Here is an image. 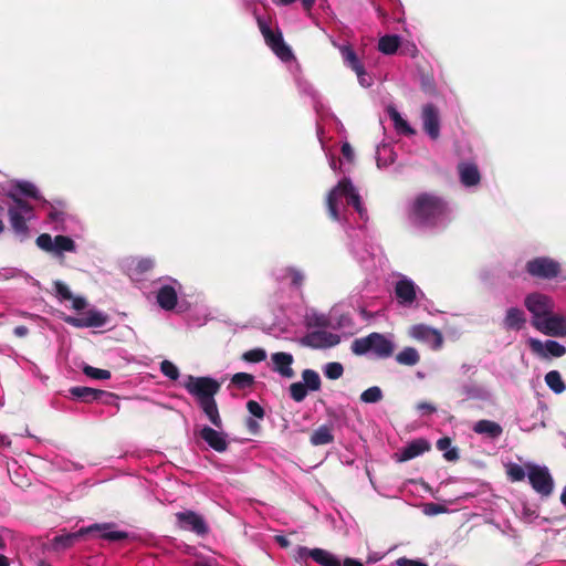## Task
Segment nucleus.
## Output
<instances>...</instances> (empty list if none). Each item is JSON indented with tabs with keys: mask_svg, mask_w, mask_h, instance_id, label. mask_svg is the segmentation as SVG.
Here are the masks:
<instances>
[{
	"mask_svg": "<svg viewBox=\"0 0 566 566\" xmlns=\"http://www.w3.org/2000/svg\"><path fill=\"white\" fill-rule=\"evenodd\" d=\"M216 562L214 560H210V559H206V558H201V559H197L195 563H193V566H216Z\"/></svg>",
	"mask_w": 566,
	"mask_h": 566,
	"instance_id": "nucleus-63",
	"label": "nucleus"
},
{
	"mask_svg": "<svg viewBox=\"0 0 566 566\" xmlns=\"http://www.w3.org/2000/svg\"><path fill=\"white\" fill-rule=\"evenodd\" d=\"M12 195H14L15 199L23 200L22 197L31 198L34 200L40 199V193L36 187L30 181H17L11 186L9 191H7V198L12 200Z\"/></svg>",
	"mask_w": 566,
	"mask_h": 566,
	"instance_id": "nucleus-19",
	"label": "nucleus"
},
{
	"mask_svg": "<svg viewBox=\"0 0 566 566\" xmlns=\"http://www.w3.org/2000/svg\"><path fill=\"white\" fill-rule=\"evenodd\" d=\"M506 474L512 482H522L526 478L525 469L516 463H511L507 467Z\"/></svg>",
	"mask_w": 566,
	"mask_h": 566,
	"instance_id": "nucleus-42",
	"label": "nucleus"
},
{
	"mask_svg": "<svg viewBox=\"0 0 566 566\" xmlns=\"http://www.w3.org/2000/svg\"><path fill=\"white\" fill-rule=\"evenodd\" d=\"M528 480L535 492L548 496L554 490L553 478L546 467L527 464Z\"/></svg>",
	"mask_w": 566,
	"mask_h": 566,
	"instance_id": "nucleus-9",
	"label": "nucleus"
},
{
	"mask_svg": "<svg viewBox=\"0 0 566 566\" xmlns=\"http://www.w3.org/2000/svg\"><path fill=\"white\" fill-rule=\"evenodd\" d=\"M388 116L391 120H394V127L406 136L415 135L416 130L410 126V124L400 115V113L395 107L387 108Z\"/></svg>",
	"mask_w": 566,
	"mask_h": 566,
	"instance_id": "nucleus-28",
	"label": "nucleus"
},
{
	"mask_svg": "<svg viewBox=\"0 0 566 566\" xmlns=\"http://www.w3.org/2000/svg\"><path fill=\"white\" fill-rule=\"evenodd\" d=\"M82 370L85 376L93 378V379L105 380V379H109L112 376V374L108 369L91 367V365H85L82 368Z\"/></svg>",
	"mask_w": 566,
	"mask_h": 566,
	"instance_id": "nucleus-40",
	"label": "nucleus"
},
{
	"mask_svg": "<svg viewBox=\"0 0 566 566\" xmlns=\"http://www.w3.org/2000/svg\"><path fill=\"white\" fill-rule=\"evenodd\" d=\"M429 450L430 444L427 440L416 439L402 449L399 460L408 461L420 455L421 453L428 452Z\"/></svg>",
	"mask_w": 566,
	"mask_h": 566,
	"instance_id": "nucleus-25",
	"label": "nucleus"
},
{
	"mask_svg": "<svg viewBox=\"0 0 566 566\" xmlns=\"http://www.w3.org/2000/svg\"><path fill=\"white\" fill-rule=\"evenodd\" d=\"M271 360L273 364V370L279 373L285 378H293L295 373L292 368L294 358L291 354L284 352H277L272 354Z\"/></svg>",
	"mask_w": 566,
	"mask_h": 566,
	"instance_id": "nucleus-18",
	"label": "nucleus"
},
{
	"mask_svg": "<svg viewBox=\"0 0 566 566\" xmlns=\"http://www.w3.org/2000/svg\"><path fill=\"white\" fill-rule=\"evenodd\" d=\"M396 360L402 366H416L420 356L413 347H406L396 356Z\"/></svg>",
	"mask_w": 566,
	"mask_h": 566,
	"instance_id": "nucleus-35",
	"label": "nucleus"
},
{
	"mask_svg": "<svg viewBox=\"0 0 566 566\" xmlns=\"http://www.w3.org/2000/svg\"><path fill=\"white\" fill-rule=\"evenodd\" d=\"M450 212L447 199L437 193L421 192L410 206L409 218L416 226L432 228L448 219Z\"/></svg>",
	"mask_w": 566,
	"mask_h": 566,
	"instance_id": "nucleus-1",
	"label": "nucleus"
},
{
	"mask_svg": "<svg viewBox=\"0 0 566 566\" xmlns=\"http://www.w3.org/2000/svg\"><path fill=\"white\" fill-rule=\"evenodd\" d=\"M349 348L356 356L373 354L378 359H387L395 354V343L378 332L354 339Z\"/></svg>",
	"mask_w": 566,
	"mask_h": 566,
	"instance_id": "nucleus-4",
	"label": "nucleus"
},
{
	"mask_svg": "<svg viewBox=\"0 0 566 566\" xmlns=\"http://www.w3.org/2000/svg\"><path fill=\"white\" fill-rule=\"evenodd\" d=\"M472 430L474 433L484 434L493 440L499 439L503 433L501 424L489 419L478 420L473 424Z\"/></svg>",
	"mask_w": 566,
	"mask_h": 566,
	"instance_id": "nucleus-23",
	"label": "nucleus"
},
{
	"mask_svg": "<svg viewBox=\"0 0 566 566\" xmlns=\"http://www.w3.org/2000/svg\"><path fill=\"white\" fill-rule=\"evenodd\" d=\"M175 517L179 528L195 532L198 535L208 534V526L205 520L195 511L177 512Z\"/></svg>",
	"mask_w": 566,
	"mask_h": 566,
	"instance_id": "nucleus-14",
	"label": "nucleus"
},
{
	"mask_svg": "<svg viewBox=\"0 0 566 566\" xmlns=\"http://www.w3.org/2000/svg\"><path fill=\"white\" fill-rule=\"evenodd\" d=\"M11 202L7 208L11 230L17 235L25 238L29 234L28 222L34 218L33 206L25 199H15L14 195H11Z\"/></svg>",
	"mask_w": 566,
	"mask_h": 566,
	"instance_id": "nucleus-6",
	"label": "nucleus"
},
{
	"mask_svg": "<svg viewBox=\"0 0 566 566\" xmlns=\"http://www.w3.org/2000/svg\"><path fill=\"white\" fill-rule=\"evenodd\" d=\"M75 243L70 237L56 235L53 239V252L61 254L64 251L74 252Z\"/></svg>",
	"mask_w": 566,
	"mask_h": 566,
	"instance_id": "nucleus-36",
	"label": "nucleus"
},
{
	"mask_svg": "<svg viewBox=\"0 0 566 566\" xmlns=\"http://www.w3.org/2000/svg\"><path fill=\"white\" fill-rule=\"evenodd\" d=\"M422 128L424 133L432 139L440 137V113L433 104H426L421 111Z\"/></svg>",
	"mask_w": 566,
	"mask_h": 566,
	"instance_id": "nucleus-15",
	"label": "nucleus"
},
{
	"mask_svg": "<svg viewBox=\"0 0 566 566\" xmlns=\"http://www.w3.org/2000/svg\"><path fill=\"white\" fill-rule=\"evenodd\" d=\"M247 410L255 418L262 419L264 417V410L256 401H248Z\"/></svg>",
	"mask_w": 566,
	"mask_h": 566,
	"instance_id": "nucleus-49",
	"label": "nucleus"
},
{
	"mask_svg": "<svg viewBox=\"0 0 566 566\" xmlns=\"http://www.w3.org/2000/svg\"><path fill=\"white\" fill-rule=\"evenodd\" d=\"M154 268V261L150 259H143L137 262V271L140 273H146Z\"/></svg>",
	"mask_w": 566,
	"mask_h": 566,
	"instance_id": "nucleus-53",
	"label": "nucleus"
},
{
	"mask_svg": "<svg viewBox=\"0 0 566 566\" xmlns=\"http://www.w3.org/2000/svg\"><path fill=\"white\" fill-rule=\"evenodd\" d=\"M526 322V315L523 310L517 307H510L505 313L503 326L506 329L520 331L525 326Z\"/></svg>",
	"mask_w": 566,
	"mask_h": 566,
	"instance_id": "nucleus-24",
	"label": "nucleus"
},
{
	"mask_svg": "<svg viewBox=\"0 0 566 566\" xmlns=\"http://www.w3.org/2000/svg\"><path fill=\"white\" fill-rule=\"evenodd\" d=\"M419 287L409 279L403 277L394 285V294L402 306H411L417 298Z\"/></svg>",
	"mask_w": 566,
	"mask_h": 566,
	"instance_id": "nucleus-17",
	"label": "nucleus"
},
{
	"mask_svg": "<svg viewBox=\"0 0 566 566\" xmlns=\"http://www.w3.org/2000/svg\"><path fill=\"white\" fill-rule=\"evenodd\" d=\"M256 22L260 33L263 35V39H265V44L270 46L282 61H290L293 57V53L285 43L282 32L280 30L274 32L261 18H258Z\"/></svg>",
	"mask_w": 566,
	"mask_h": 566,
	"instance_id": "nucleus-7",
	"label": "nucleus"
},
{
	"mask_svg": "<svg viewBox=\"0 0 566 566\" xmlns=\"http://www.w3.org/2000/svg\"><path fill=\"white\" fill-rule=\"evenodd\" d=\"M315 553V548H308L305 546H298L294 553V559L296 563L305 564L307 558L313 559V554Z\"/></svg>",
	"mask_w": 566,
	"mask_h": 566,
	"instance_id": "nucleus-47",
	"label": "nucleus"
},
{
	"mask_svg": "<svg viewBox=\"0 0 566 566\" xmlns=\"http://www.w3.org/2000/svg\"><path fill=\"white\" fill-rule=\"evenodd\" d=\"M342 156L347 159L349 163L354 160L355 153L353 147L348 143H344L340 147Z\"/></svg>",
	"mask_w": 566,
	"mask_h": 566,
	"instance_id": "nucleus-54",
	"label": "nucleus"
},
{
	"mask_svg": "<svg viewBox=\"0 0 566 566\" xmlns=\"http://www.w3.org/2000/svg\"><path fill=\"white\" fill-rule=\"evenodd\" d=\"M452 441L449 437H444L436 442V448L444 452L443 457L448 461H457L459 459V451L457 447H451Z\"/></svg>",
	"mask_w": 566,
	"mask_h": 566,
	"instance_id": "nucleus-34",
	"label": "nucleus"
},
{
	"mask_svg": "<svg viewBox=\"0 0 566 566\" xmlns=\"http://www.w3.org/2000/svg\"><path fill=\"white\" fill-rule=\"evenodd\" d=\"M53 286H55L56 294L61 300L70 301L71 298H73V294L70 287L63 281L54 282Z\"/></svg>",
	"mask_w": 566,
	"mask_h": 566,
	"instance_id": "nucleus-48",
	"label": "nucleus"
},
{
	"mask_svg": "<svg viewBox=\"0 0 566 566\" xmlns=\"http://www.w3.org/2000/svg\"><path fill=\"white\" fill-rule=\"evenodd\" d=\"M545 382L554 394L559 395L566 390V384L558 370L554 369L546 373Z\"/></svg>",
	"mask_w": 566,
	"mask_h": 566,
	"instance_id": "nucleus-31",
	"label": "nucleus"
},
{
	"mask_svg": "<svg viewBox=\"0 0 566 566\" xmlns=\"http://www.w3.org/2000/svg\"><path fill=\"white\" fill-rule=\"evenodd\" d=\"M295 0H277V3L287 6L293 3ZM302 7L305 11H311L315 4V0H301Z\"/></svg>",
	"mask_w": 566,
	"mask_h": 566,
	"instance_id": "nucleus-52",
	"label": "nucleus"
},
{
	"mask_svg": "<svg viewBox=\"0 0 566 566\" xmlns=\"http://www.w3.org/2000/svg\"><path fill=\"white\" fill-rule=\"evenodd\" d=\"M424 512L427 514H441V513L447 512V507L444 505L438 504V503H428L426 505Z\"/></svg>",
	"mask_w": 566,
	"mask_h": 566,
	"instance_id": "nucleus-50",
	"label": "nucleus"
},
{
	"mask_svg": "<svg viewBox=\"0 0 566 566\" xmlns=\"http://www.w3.org/2000/svg\"><path fill=\"white\" fill-rule=\"evenodd\" d=\"M275 539L281 547H287L290 545V541L284 535H276Z\"/></svg>",
	"mask_w": 566,
	"mask_h": 566,
	"instance_id": "nucleus-64",
	"label": "nucleus"
},
{
	"mask_svg": "<svg viewBox=\"0 0 566 566\" xmlns=\"http://www.w3.org/2000/svg\"><path fill=\"white\" fill-rule=\"evenodd\" d=\"M157 303L165 311H171L177 304V293L174 286L163 285L157 292Z\"/></svg>",
	"mask_w": 566,
	"mask_h": 566,
	"instance_id": "nucleus-26",
	"label": "nucleus"
},
{
	"mask_svg": "<svg viewBox=\"0 0 566 566\" xmlns=\"http://www.w3.org/2000/svg\"><path fill=\"white\" fill-rule=\"evenodd\" d=\"M160 371L170 380H176L180 377V370L169 360L160 363Z\"/></svg>",
	"mask_w": 566,
	"mask_h": 566,
	"instance_id": "nucleus-45",
	"label": "nucleus"
},
{
	"mask_svg": "<svg viewBox=\"0 0 566 566\" xmlns=\"http://www.w3.org/2000/svg\"><path fill=\"white\" fill-rule=\"evenodd\" d=\"M342 566H364V564L361 562H359L358 559H355L352 557H346L343 560Z\"/></svg>",
	"mask_w": 566,
	"mask_h": 566,
	"instance_id": "nucleus-62",
	"label": "nucleus"
},
{
	"mask_svg": "<svg viewBox=\"0 0 566 566\" xmlns=\"http://www.w3.org/2000/svg\"><path fill=\"white\" fill-rule=\"evenodd\" d=\"M532 325L548 336H566V319L562 315L553 314V312L542 321L532 322Z\"/></svg>",
	"mask_w": 566,
	"mask_h": 566,
	"instance_id": "nucleus-12",
	"label": "nucleus"
},
{
	"mask_svg": "<svg viewBox=\"0 0 566 566\" xmlns=\"http://www.w3.org/2000/svg\"><path fill=\"white\" fill-rule=\"evenodd\" d=\"M526 272L534 279L551 281L560 273V264L549 256H536L525 265Z\"/></svg>",
	"mask_w": 566,
	"mask_h": 566,
	"instance_id": "nucleus-8",
	"label": "nucleus"
},
{
	"mask_svg": "<svg viewBox=\"0 0 566 566\" xmlns=\"http://www.w3.org/2000/svg\"><path fill=\"white\" fill-rule=\"evenodd\" d=\"M70 301H72V306L76 311H81L86 306V301L81 296L73 295V298H71Z\"/></svg>",
	"mask_w": 566,
	"mask_h": 566,
	"instance_id": "nucleus-56",
	"label": "nucleus"
},
{
	"mask_svg": "<svg viewBox=\"0 0 566 566\" xmlns=\"http://www.w3.org/2000/svg\"><path fill=\"white\" fill-rule=\"evenodd\" d=\"M65 322L69 323L71 326L87 327L85 316L81 318L70 316L65 318Z\"/></svg>",
	"mask_w": 566,
	"mask_h": 566,
	"instance_id": "nucleus-55",
	"label": "nucleus"
},
{
	"mask_svg": "<svg viewBox=\"0 0 566 566\" xmlns=\"http://www.w3.org/2000/svg\"><path fill=\"white\" fill-rule=\"evenodd\" d=\"M302 380L301 381L305 387H307L311 391H318L322 387V380L319 374L312 368H305L302 370Z\"/></svg>",
	"mask_w": 566,
	"mask_h": 566,
	"instance_id": "nucleus-32",
	"label": "nucleus"
},
{
	"mask_svg": "<svg viewBox=\"0 0 566 566\" xmlns=\"http://www.w3.org/2000/svg\"><path fill=\"white\" fill-rule=\"evenodd\" d=\"M114 523L92 524L74 533H65L53 538V548L67 549L72 547L83 535L98 532L99 536L109 542H119L128 537L126 531H114Z\"/></svg>",
	"mask_w": 566,
	"mask_h": 566,
	"instance_id": "nucleus-3",
	"label": "nucleus"
},
{
	"mask_svg": "<svg viewBox=\"0 0 566 566\" xmlns=\"http://www.w3.org/2000/svg\"><path fill=\"white\" fill-rule=\"evenodd\" d=\"M185 388L191 396L197 398L199 407L211 424L217 429H222V417L214 400V396L220 389L219 382L211 377L189 375L185 382Z\"/></svg>",
	"mask_w": 566,
	"mask_h": 566,
	"instance_id": "nucleus-2",
	"label": "nucleus"
},
{
	"mask_svg": "<svg viewBox=\"0 0 566 566\" xmlns=\"http://www.w3.org/2000/svg\"><path fill=\"white\" fill-rule=\"evenodd\" d=\"M342 197H345L347 199V203L353 205L360 216H363L364 208L361 198L356 191L353 182L348 178L344 177L328 192L326 198V207L332 220H339V199Z\"/></svg>",
	"mask_w": 566,
	"mask_h": 566,
	"instance_id": "nucleus-5",
	"label": "nucleus"
},
{
	"mask_svg": "<svg viewBox=\"0 0 566 566\" xmlns=\"http://www.w3.org/2000/svg\"><path fill=\"white\" fill-rule=\"evenodd\" d=\"M199 437L207 443V446L214 452H227L229 448L228 436L224 432L217 431L216 429L203 426L199 431Z\"/></svg>",
	"mask_w": 566,
	"mask_h": 566,
	"instance_id": "nucleus-16",
	"label": "nucleus"
},
{
	"mask_svg": "<svg viewBox=\"0 0 566 566\" xmlns=\"http://www.w3.org/2000/svg\"><path fill=\"white\" fill-rule=\"evenodd\" d=\"M13 332L18 337H24L29 334V328L25 325H18Z\"/></svg>",
	"mask_w": 566,
	"mask_h": 566,
	"instance_id": "nucleus-61",
	"label": "nucleus"
},
{
	"mask_svg": "<svg viewBox=\"0 0 566 566\" xmlns=\"http://www.w3.org/2000/svg\"><path fill=\"white\" fill-rule=\"evenodd\" d=\"M382 399V391L378 386H373L363 391L360 400L364 403H377Z\"/></svg>",
	"mask_w": 566,
	"mask_h": 566,
	"instance_id": "nucleus-39",
	"label": "nucleus"
},
{
	"mask_svg": "<svg viewBox=\"0 0 566 566\" xmlns=\"http://www.w3.org/2000/svg\"><path fill=\"white\" fill-rule=\"evenodd\" d=\"M231 382L239 389L251 388L254 385V376L245 371L235 373Z\"/></svg>",
	"mask_w": 566,
	"mask_h": 566,
	"instance_id": "nucleus-37",
	"label": "nucleus"
},
{
	"mask_svg": "<svg viewBox=\"0 0 566 566\" xmlns=\"http://www.w3.org/2000/svg\"><path fill=\"white\" fill-rule=\"evenodd\" d=\"M242 359L247 363L258 364L266 359V352L262 348H254L245 352Z\"/></svg>",
	"mask_w": 566,
	"mask_h": 566,
	"instance_id": "nucleus-43",
	"label": "nucleus"
},
{
	"mask_svg": "<svg viewBox=\"0 0 566 566\" xmlns=\"http://www.w3.org/2000/svg\"><path fill=\"white\" fill-rule=\"evenodd\" d=\"M70 394L72 397L85 403L101 400L103 396L108 395V392L104 390L83 386H75L70 388ZM109 396H112V394H109Z\"/></svg>",
	"mask_w": 566,
	"mask_h": 566,
	"instance_id": "nucleus-22",
	"label": "nucleus"
},
{
	"mask_svg": "<svg viewBox=\"0 0 566 566\" xmlns=\"http://www.w3.org/2000/svg\"><path fill=\"white\" fill-rule=\"evenodd\" d=\"M289 390L291 398L295 402H302L308 392V389L301 381L291 384Z\"/></svg>",
	"mask_w": 566,
	"mask_h": 566,
	"instance_id": "nucleus-41",
	"label": "nucleus"
},
{
	"mask_svg": "<svg viewBox=\"0 0 566 566\" xmlns=\"http://www.w3.org/2000/svg\"><path fill=\"white\" fill-rule=\"evenodd\" d=\"M356 74H357V77L359 80V83L364 86V87H368L371 85V80L370 77L367 75L366 71H365V67H360V70H356L354 71Z\"/></svg>",
	"mask_w": 566,
	"mask_h": 566,
	"instance_id": "nucleus-51",
	"label": "nucleus"
},
{
	"mask_svg": "<svg viewBox=\"0 0 566 566\" xmlns=\"http://www.w3.org/2000/svg\"><path fill=\"white\" fill-rule=\"evenodd\" d=\"M525 306L532 313L533 321H542L553 312L554 304L549 296L533 292L525 297Z\"/></svg>",
	"mask_w": 566,
	"mask_h": 566,
	"instance_id": "nucleus-11",
	"label": "nucleus"
},
{
	"mask_svg": "<svg viewBox=\"0 0 566 566\" xmlns=\"http://www.w3.org/2000/svg\"><path fill=\"white\" fill-rule=\"evenodd\" d=\"M313 560L321 566H342L340 560L334 554L319 547L315 548Z\"/></svg>",
	"mask_w": 566,
	"mask_h": 566,
	"instance_id": "nucleus-33",
	"label": "nucleus"
},
{
	"mask_svg": "<svg viewBox=\"0 0 566 566\" xmlns=\"http://www.w3.org/2000/svg\"><path fill=\"white\" fill-rule=\"evenodd\" d=\"M344 371L343 365L339 363H328L324 367V374L328 379L335 380L342 377Z\"/></svg>",
	"mask_w": 566,
	"mask_h": 566,
	"instance_id": "nucleus-44",
	"label": "nucleus"
},
{
	"mask_svg": "<svg viewBox=\"0 0 566 566\" xmlns=\"http://www.w3.org/2000/svg\"><path fill=\"white\" fill-rule=\"evenodd\" d=\"M460 181L465 187H473L481 182V172L473 163H460L458 165Z\"/></svg>",
	"mask_w": 566,
	"mask_h": 566,
	"instance_id": "nucleus-20",
	"label": "nucleus"
},
{
	"mask_svg": "<svg viewBox=\"0 0 566 566\" xmlns=\"http://www.w3.org/2000/svg\"><path fill=\"white\" fill-rule=\"evenodd\" d=\"M245 426L247 428L249 429V431L251 433H256L258 430H259V423L256 422V420H254L253 418L251 417H248L247 420H245Z\"/></svg>",
	"mask_w": 566,
	"mask_h": 566,
	"instance_id": "nucleus-60",
	"label": "nucleus"
},
{
	"mask_svg": "<svg viewBox=\"0 0 566 566\" xmlns=\"http://www.w3.org/2000/svg\"><path fill=\"white\" fill-rule=\"evenodd\" d=\"M400 46L399 35H382L378 40V50L387 55L395 54Z\"/></svg>",
	"mask_w": 566,
	"mask_h": 566,
	"instance_id": "nucleus-29",
	"label": "nucleus"
},
{
	"mask_svg": "<svg viewBox=\"0 0 566 566\" xmlns=\"http://www.w3.org/2000/svg\"><path fill=\"white\" fill-rule=\"evenodd\" d=\"M303 282V275L295 270L291 271V284L294 286H300Z\"/></svg>",
	"mask_w": 566,
	"mask_h": 566,
	"instance_id": "nucleus-58",
	"label": "nucleus"
},
{
	"mask_svg": "<svg viewBox=\"0 0 566 566\" xmlns=\"http://www.w3.org/2000/svg\"><path fill=\"white\" fill-rule=\"evenodd\" d=\"M528 345L533 354L537 355L542 359H548L549 357L559 358L565 356V347L556 340L547 339L545 343L537 338H530Z\"/></svg>",
	"mask_w": 566,
	"mask_h": 566,
	"instance_id": "nucleus-13",
	"label": "nucleus"
},
{
	"mask_svg": "<svg viewBox=\"0 0 566 566\" xmlns=\"http://www.w3.org/2000/svg\"><path fill=\"white\" fill-rule=\"evenodd\" d=\"M397 564H398V566H427L426 564H423L421 562L409 559L406 557L398 559Z\"/></svg>",
	"mask_w": 566,
	"mask_h": 566,
	"instance_id": "nucleus-57",
	"label": "nucleus"
},
{
	"mask_svg": "<svg viewBox=\"0 0 566 566\" xmlns=\"http://www.w3.org/2000/svg\"><path fill=\"white\" fill-rule=\"evenodd\" d=\"M340 342L339 335L326 329H315L302 336L300 345L313 349H325L336 346Z\"/></svg>",
	"mask_w": 566,
	"mask_h": 566,
	"instance_id": "nucleus-10",
	"label": "nucleus"
},
{
	"mask_svg": "<svg viewBox=\"0 0 566 566\" xmlns=\"http://www.w3.org/2000/svg\"><path fill=\"white\" fill-rule=\"evenodd\" d=\"M417 410L424 411L427 413H431V412H436L437 411V407L433 406V405H430L428 402H419L417 405Z\"/></svg>",
	"mask_w": 566,
	"mask_h": 566,
	"instance_id": "nucleus-59",
	"label": "nucleus"
},
{
	"mask_svg": "<svg viewBox=\"0 0 566 566\" xmlns=\"http://www.w3.org/2000/svg\"><path fill=\"white\" fill-rule=\"evenodd\" d=\"M85 319L87 327H101L107 323L108 317L102 312L91 310L86 312Z\"/></svg>",
	"mask_w": 566,
	"mask_h": 566,
	"instance_id": "nucleus-38",
	"label": "nucleus"
},
{
	"mask_svg": "<svg viewBox=\"0 0 566 566\" xmlns=\"http://www.w3.org/2000/svg\"><path fill=\"white\" fill-rule=\"evenodd\" d=\"M339 52L345 65L353 71L360 70L364 66L353 46L343 45L339 48Z\"/></svg>",
	"mask_w": 566,
	"mask_h": 566,
	"instance_id": "nucleus-30",
	"label": "nucleus"
},
{
	"mask_svg": "<svg viewBox=\"0 0 566 566\" xmlns=\"http://www.w3.org/2000/svg\"><path fill=\"white\" fill-rule=\"evenodd\" d=\"M35 244L46 252H54V239L51 234H40L35 240Z\"/></svg>",
	"mask_w": 566,
	"mask_h": 566,
	"instance_id": "nucleus-46",
	"label": "nucleus"
},
{
	"mask_svg": "<svg viewBox=\"0 0 566 566\" xmlns=\"http://www.w3.org/2000/svg\"><path fill=\"white\" fill-rule=\"evenodd\" d=\"M412 336L417 339L432 342L433 347L439 348L443 343L442 333L427 325H415Z\"/></svg>",
	"mask_w": 566,
	"mask_h": 566,
	"instance_id": "nucleus-21",
	"label": "nucleus"
},
{
	"mask_svg": "<svg viewBox=\"0 0 566 566\" xmlns=\"http://www.w3.org/2000/svg\"><path fill=\"white\" fill-rule=\"evenodd\" d=\"M334 442L332 426L323 424L311 436V443L314 447L327 446Z\"/></svg>",
	"mask_w": 566,
	"mask_h": 566,
	"instance_id": "nucleus-27",
	"label": "nucleus"
}]
</instances>
